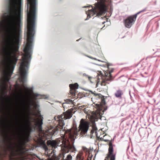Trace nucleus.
Masks as SVG:
<instances>
[{
	"mask_svg": "<svg viewBox=\"0 0 160 160\" xmlns=\"http://www.w3.org/2000/svg\"><path fill=\"white\" fill-rule=\"evenodd\" d=\"M22 143L21 142H20V144L21 145V143Z\"/></svg>",
	"mask_w": 160,
	"mask_h": 160,
	"instance_id": "31",
	"label": "nucleus"
},
{
	"mask_svg": "<svg viewBox=\"0 0 160 160\" xmlns=\"http://www.w3.org/2000/svg\"><path fill=\"white\" fill-rule=\"evenodd\" d=\"M98 110H97L93 114V117L95 121H97L98 119H100L101 120L102 119H105V117H102L100 111L102 110V109L101 108V106L99 104L98 105Z\"/></svg>",
	"mask_w": 160,
	"mask_h": 160,
	"instance_id": "10",
	"label": "nucleus"
},
{
	"mask_svg": "<svg viewBox=\"0 0 160 160\" xmlns=\"http://www.w3.org/2000/svg\"><path fill=\"white\" fill-rule=\"evenodd\" d=\"M95 156H96V155H95V156H94V157H95Z\"/></svg>",
	"mask_w": 160,
	"mask_h": 160,
	"instance_id": "34",
	"label": "nucleus"
},
{
	"mask_svg": "<svg viewBox=\"0 0 160 160\" xmlns=\"http://www.w3.org/2000/svg\"><path fill=\"white\" fill-rule=\"evenodd\" d=\"M30 115L35 116V117H31L29 118V119L27 121V123L29 126L32 123H34V126L37 127L39 131H42V117H37V115L34 113L30 112Z\"/></svg>",
	"mask_w": 160,
	"mask_h": 160,
	"instance_id": "6",
	"label": "nucleus"
},
{
	"mask_svg": "<svg viewBox=\"0 0 160 160\" xmlns=\"http://www.w3.org/2000/svg\"><path fill=\"white\" fill-rule=\"evenodd\" d=\"M90 58H91L92 59H94V60H97V59L95 58H93V57H88Z\"/></svg>",
	"mask_w": 160,
	"mask_h": 160,
	"instance_id": "23",
	"label": "nucleus"
},
{
	"mask_svg": "<svg viewBox=\"0 0 160 160\" xmlns=\"http://www.w3.org/2000/svg\"><path fill=\"white\" fill-rule=\"evenodd\" d=\"M145 11V10L144 9L141 11L138 12L136 15L130 16L127 18L126 19L124 20V23L125 27L128 28H130L136 20L137 15L139 14L140 12Z\"/></svg>",
	"mask_w": 160,
	"mask_h": 160,
	"instance_id": "7",
	"label": "nucleus"
},
{
	"mask_svg": "<svg viewBox=\"0 0 160 160\" xmlns=\"http://www.w3.org/2000/svg\"><path fill=\"white\" fill-rule=\"evenodd\" d=\"M55 150L53 149V150H52V151H51V153H52V152H53V153H54V152H55Z\"/></svg>",
	"mask_w": 160,
	"mask_h": 160,
	"instance_id": "24",
	"label": "nucleus"
},
{
	"mask_svg": "<svg viewBox=\"0 0 160 160\" xmlns=\"http://www.w3.org/2000/svg\"><path fill=\"white\" fill-rule=\"evenodd\" d=\"M115 154L113 153V148L112 145L110 144L108 149V152L107 156L104 160H115Z\"/></svg>",
	"mask_w": 160,
	"mask_h": 160,
	"instance_id": "9",
	"label": "nucleus"
},
{
	"mask_svg": "<svg viewBox=\"0 0 160 160\" xmlns=\"http://www.w3.org/2000/svg\"><path fill=\"white\" fill-rule=\"evenodd\" d=\"M72 116V112L67 111L61 116L55 117V119L58 121L59 122L55 129L52 130V133L54 134L55 133L56 131L62 130L64 132V134L70 139L72 142L73 143L75 139V136L78 135L79 133L80 136H81L86 135L89 129V123L88 122L84 121L83 119H82L80 121L79 129L78 131L77 130L72 131L71 129L66 130L65 128H63L64 124V121L62 119H70Z\"/></svg>",
	"mask_w": 160,
	"mask_h": 160,
	"instance_id": "1",
	"label": "nucleus"
},
{
	"mask_svg": "<svg viewBox=\"0 0 160 160\" xmlns=\"http://www.w3.org/2000/svg\"><path fill=\"white\" fill-rule=\"evenodd\" d=\"M27 28H35L38 0H27Z\"/></svg>",
	"mask_w": 160,
	"mask_h": 160,
	"instance_id": "2",
	"label": "nucleus"
},
{
	"mask_svg": "<svg viewBox=\"0 0 160 160\" xmlns=\"http://www.w3.org/2000/svg\"><path fill=\"white\" fill-rule=\"evenodd\" d=\"M105 22H102V24H104Z\"/></svg>",
	"mask_w": 160,
	"mask_h": 160,
	"instance_id": "29",
	"label": "nucleus"
},
{
	"mask_svg": "<svg viewBox=\"0 0 160 160\" xmlns=\"http://www.w3.org/2000/svg\"><path fill=\"white\" fill-rule=\"evenodd\" d=\"M104 1V2L107 4L108 6H110L111 7V6L112 5L111 0H105Z\"/></svg>",
	"mask_w": 160,
	"mask_h": 160,
	"instance_id": "17",
	"label": "nucleus"
},
{
	"mask_svg": "<svg viewBox=\"0 0 160 160\" xmlns=\"http://www.w3.org/2000/svg\"><path fill=\"white\" fill-rule=\"evenodd\" d=\"M11 77H1V138L2 136V88L6 89L8 87V83ZM1 140V139H0Z\"/></svg>",
	"mask_w": 160,
	"mask_h": 160,
	"instance_id": "5",
	"label": "nucleus"
},
{
	"mask_svg": "<svg viewBox=\"0 0 160 160\" xmlns=\"http://www.w3.org/2000/svg\"><path fill=\"white\" fill-rule=\"evenodd\" d=\"M69 102H72V100H69Z\"/></svg>",
	"mask_w": 160,
	"mask_h": 160,
	"instance_id": "25",
	"label": "nucleus"
},
{
	"mask_svg": "<svg viewBox=\"0 0 160 160\" xmlns=\"http://www.w3.org/2000/svg\"><path fill=\"white\" fill-rule=\"evenodd\" d=\"M1 148H2V146H1ZM0 155H1V156L2 155V153H1V152Z\"/></svg>",
	"mask_w": 160,
	"mask_h": 160,
	"instance_id": "28",
	"label": "nucleus"
},
{
	"mask_svg": "<svg viewBox=\"0 0 160 160\" xmlns=\"http://www.w3.org/2000/svg\"><path fill=\"white\" fill-rule=\"evenodd\" d=\"M79 40V39H78V40H77V41H78Z\"/></svg>",
	"mask_w": 160,
	"mask_h": 160,
	"instance_id": "32",
	"label": "nucleus"
},
{
	"mask_svg": "<svg viewBox=\"0 0 160 160\" xmlns=\"http://www.w3.org/2000/svg\"><path fill=\"white\" fill-rule=\"evenodd\" d=\"M6 127L7 129H8V131L9 132H13V130L12 128V127L10 126L9 125H6Z\"/></svg>",
	"mask_w": 160,
	"mask_h": 160,
	"instance_id": "18",
	"label": "nucleus"
},
{
	"mask_svg": "<svg viewBox=\"0 0 160 160\" xmlns=\"http://www.w3.org/2000/svg\"><path fill=\"white\" fill-rule=\"evenodd\" d=\"M90 133L91 136H93L94 133L96 136H97V128L95 126L93 125L92 129L91 130Z\"/></svg>",
	"mask_w": 160,
	"mask_h": 160,
	"instance_id": "12",
	"label": "nucleus"
},
{
	"mask_svg": "<svg viewBox=\"0 0 160 160\" xmlns=\"http://www.w3.org/2000/svg\"><path fill=\"white\" fill-rule=\"evenodd\" d=\"M95 156H96V155H95V156H94V157H95Z\"/></svg>",
	"mask_w": 160,
	"mask_h": 160,
	"instance_id": "33",
	"label": "nucleus"
},
{
	"mask_svg": "<svg viewBox=\"0 0 160 160\" xmlns=\"http://www.w3.org/2000/svg\"><path fill=\"white\" fill-rule=\"evenodd\" d=\"M122 92L121 90H118L116 91V92L115 94V95L116 97L120 98L121 97V96L122 95Z\"/></svg>",
	"mask_w": 160,
	"mask_h": 160,
	"instance_id": "15",
	"label": "nucleus"
},
{
	"mask_svg": "<svg viewBox=\"0 0 160 160\" xmlns=\"http://www.w3.org/2000/svg\"><path fill=\"white\" fill-rule=\"evenodd\" d=\"M88 78H89V79H90L91 78V77H89V76H88Z\"/></svg>",
	"mask_w": 160,
	"mask_h": 160,
	"instance_id": "27",
	"label": "nucleus"
},
{
	"mask_svg": "<svg viewBox=\"0 0 160 160\" xmlns=\"http://www.w3.org/2000/svg\"><path fill=\"white\" fill-rule=\"evenodd\" d=\"M95 156H96V155H95V156H94V157H95Z\"/></svg>",
	"mask_w": 160,
	"mask_h": 160,
	"instance_id": "35",
	"label": "nucleus"
},
{
	"mask_svg": "<svg viewBox=\"0 0 160 160\" xmlns=\"http://www.w3.org/2000/svg\"><path fill=\"white\" fill-rule=\"evenodd\" d=\"M82 149L84 152H88V157L90 159H89L88 158V160H91V159L92 158V154L90 153V151H89V150L88 148H86L85 147H83Z\"/></svg>",
	"mask_w": 160,
	"mask_h": 160,
	"instance_id": "13",
	"label": "nucleus"
},
{
	"mask_svg": "<svg viewBox=\"0 0 160 160\" xmlns=\"http://www.w3.org/2000/svg\"><path fill=\"white\" fill-rule=\"evenodd\" d=\"M12 140L11 136L8 135V134H7V140L6 141V147L7 149L11 152H12L14 150V146L13 143L12 142Z\"/></svg>",
	"mask_w": 160,
	"mask_h": 160,
	"instance_id": "8",
	"label": "nucleus"
},
{
	"mask_svg": "<svg viewBox=\"0 0 160 160\" xmlns=\"http://www.w3.org/2000/svg\"><path fill=\"white\" fill-rule=\"evenodd\" d=\"M82 153H79L77 156V160H83V158L82 156Z\"/></svg>",
	"mask_w": 160,
	"mask_h": 160,
	"instance_id": "16",
	"label": "nucleus"
},
{
	"mask_svg": "<svg viewBox=\"0 0 160 160\" xmlns=\"http://www.w3.org/2000/svg\"><path fill=\"white\" fill-rule=\"evenodd\" d=\"M8 108H9V109H10V106H11V102H10V100H9V99L8 98Z\"/></svg>",
	"mask_w": 160,
	"mask_h": 160,
	"instance_id": "21",
	"label": "nucleus"
},
{
	"mask_svg": "<svg viewBox=\"0 0 160 160\" xmlns=\"http://www.w3.org/2000/svg\"><path fill=\"white\" fill-rule=\"evenodd\" d=\"M105 99L104 98H102L101 99V103H100V104H99V105H100L101 106V108L102 109V107H101V104H105ZM97 110H98V105H99V104H97Z\"/></svg>",
	"mask_w": 160,
	"mask_h": 160,
	"instance_id": "19",
	"label": "nucleus"
},
{
	"mask_svg": "<svg viewBox=\"0 0 160 160\" xmlns=\"http://www.w3.org/2000/svg\"><path fill=\"white\" fill-rule=\"evenodd\" d=\"M44 147L45 151H48V148L45 144H44Z\"/></svg>",
	"mask_w": 160,
	"mask_h": 160,
	"instance_id": "22",
	"label": "nucleus"
},
{
	"mask_svg": "<svg viewBox=\"0 0 160 160\" xmlns=\"http://www.w3.org/2000/svg\"><path fill=\"white\" fill-rule=\"evenodd\" d=\"M112 72V71H111V72H109V73H110V75L111 76V73Z\"/></svg>",
	"mask_w": 160,
	"mask_h": 160,
	"instance_id": "26",
	"label": "nucleus"
},
{
	"mask_svg": "<svg viewBox=\"0 0 160 160\" xmlns=\"http://www.w3.org/2000/svg\"><path fill=\"white\" fill-rule=\"evenodd\" d=\"M78 85L77 83H75L74 84H69V87L71 90H72L75 91L76 89L78 88Z\"/></svg>",
	"mask_w": 160,
	"mask_h": 160,
	"instance_id": "14",
	"label": "nucleus"
},
{
	"mask_svg": "<svg viewBox=\"0 0 160 160\" xmlns=\"http://www.w3.org/2000/svg\"><path fill=\"white\" fill-rule=\"evenodd\" d=\"M33 99H30L29 102H28L26 100H22L23 102L22 110L24 112H26L27 108L29 111L31 109V106H33L35 108L37 107V104L35 103V101L37 99L40 98H48L47 96L37 94L36 93H32Z\"/></svg>",
	"mask_w": 160,
	"mask_h": 160,
	"instance_id": "4",
	"label": "nucleus"
},
{
	"mask_svg": "<svg viewBox=\"0 0 160 160\" xmlns=\"http://www.w3.org/2000/svg\"><path fill=\"white\" fill-rule=\"evenodd\" d=\"M83 75H84V76H87V75H86V74H85V73H84V74H83Z\"/></svg>",
	"mask_w": 160,
	"mask_h": 160,
	"instance_id": "30",
	"label": "nucleus"
},
{
	"mask_svg": "<svg viewBox=\"0 0 160 160\" xmlns=\"http://www.w3.org/2000/svg\"><path fill=\"white\" fill-rule=\"evenodd\" d=\"M108 79L103 80L102 81V83H101V85H105L104 84V83H108Z\"/></svg>",
	"mask_w": 160,
	"mask_h": 160,
	"instance_id": "20",
	"label": "nucleus"
},
{
	"mask_svg": "<svg viewBox=\"0 0 160 160\" xmlns=\"http://www.w3.org/2000/svg\"><path fill=\"white\" fill-rule=\"evenodd\" d=\"M7 120V122H8V120Z\"/></svg>",
	"mask_w": 160,
	"mask_h": 160,
	"instance_id": "36",
	"label": "nucleus"
},
{
	"mask_svg": "<svg viewBox=\"0 0 160 160\" xmlns=\"http://www.w3.org/2000/svg\"><path fill=\"white\" fill-rule=\"evenodd\" d=\"M61 145V152L59 156V160H71L72 157L70 154L67 155L65 159H64L65 154L69 151L72 152L75 151L76 149L73 145L71 144L68 140H63Z\"/></svg>",
	"mask_w": 160,
	"mask_h": 160,
	"instance_id": "3",
	"label": "nucleus"
},
{
	"mask_svg": "<svg viewBox=\"0 0 160 160\" xmlns=\"http://www.w3.org/2000/svg\"><path fill=\"white\" fill-rule=\"evenodd\" d=\"M47 144L48 146L50 145L52 148H56L57 147V143L55 141H48Z\"/></svg>",
	"mask_w": 160,
	"mask_h": 160,
	"instance_id": "11",
	"label": "nucleus"
}]
</instances>
